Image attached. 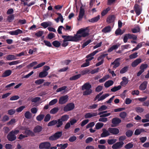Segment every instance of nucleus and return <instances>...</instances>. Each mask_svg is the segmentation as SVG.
Masks as SVG:
<instances>
[{"mask_svg": "<svg viewBox=\"0 0 149 149\" xmlns=\"http://www.w3.org/2000/svg\"><path fill=\"white\" fill-rule=\"evenodd\" d=\"M86 29H81L79 30L74 36L63 35L62 37L65 41L77 42L81 40V37H85L88 36V33L86 31Z\"/></svg>", "mask_w": 149, "mask_h": 149, "instance_id": "obj_1", "label": "nucleus"}, {"mask_svg": "<svg viewBox=\"0 0 149 149\" xmlns=\"http://www.w3.org/2000/svg\"><path fill=\"white\" fill-rule=\"evenodd\" d=\"M19 132L18 130H12L11 131L7 136V138L10 141H13L16 139L15 135L17 134Z\"/></svg>", "mask_w": 149, "mask_h": 149, "instance_id": "obj_2", "label": "nucleus"}, {"mask_svg": "<svg viewBox=\"0 0 149 149\" xmlns=\"http://www.w3.org/2000/svg\"><path fill=\"white\" fill-rule=\"evenodd\" d=\"M62 135V131H58L56 132L53 135L50 136L49 139L50 141L56 140L61 137Z\"/></svg>", "mask_w": 149, "mask_h": 149, "instance_id": "obj_3", "label": "nucleus"}, {"mask_svg": "<svg viewBox=\"0 0 149 149\" xmlns=\"http://www.w3.org/2000/svg\"><path fill=\"white\" fill-rule=\"evenodd\" d=\"M74 108V104L72 103L67 104L64 108L63 110L65 111H68L71 110Z\"/></svg>", "mask_w": 149, "mask_h": 149, "instance_id": "obj_4", "label": "nucleus"}, {"mask_svg": "<svg viewBox=\"0 0 149 149\" xmlns=\"http://www.w3.org/2000/svg\"><path fill=\"white\" fill-rule=\"evenodd\" d=\"M50 147L51 144L50 143L48 142H46L40 143L39 145V148L41 149L44 148L47 149H49Z\"/></svg>", "mask_w": 149, "mask_h": 149, "instance_id": "obj_5", "label": "nucleus"}, {"mask_svg": "<svg viewBox=\"0 0 149 149\" xmlns=\"http://www.w3.org/2000/svg\"><path fill=\"white\" fill-rule=\"evenodd\" d=\"M68 96L65 95L60 97L59 100V103L61 104H63L66 103L68 101Z\"/></svg>", "mask_w": 149, "mask_h": 149, "instance_id": "obj_6", "label": "nucleus"}, {"mask_svg": "<svg viewBox=\"0 0 149 149\" xmlns=\"http://www.w3.org/2000/svg\"><path fill=\"white\" fill-rule=\"evenodd\" d=\"M107 54H103L98 57L97 60L98 61H100L96 64V66H99L103 63L104 61V58L107 56Z\"/></svg>", "mask_w": 149, "mask_h": 149, "instance_id": "obj_7", "label": "nucleus"}, {"mask_svg": "<svg viewBox=\"0 0 149 149\" xmlns=\"http://www.w3.org/2000/svg\"><path fill=\"white\" fill-rule=\"evenodd\" d=\"M121 120L118 118H113L111 121V122L113 126H112V127H116L118 125L121 123Z\"/></svg>", "mask_w": 149, "mask_h": 149, "instance_id": "obj_8", "label": "nucleus"}, {"mask_svg": "<svg viewBox=\"0 0 149 149\" xmlns=\"http://www.w3.org/2000/svg\"><path fill=\"white\" fill-rule=\"evenodd\" d=\"M120 58L116 59L111 64V65H113V69H115L117 67H118L120 65L119 60Z\"/></svg>", "mask_w": 149, "mask_h": 149, "instance_id": "obj_9", "label": "nucleus"}, {"mask_svg": "<svg viewBox=\"0 0 149 149\" xmlns=\"http://www.w3.org/2000/svg\"><path fill=\"white\" fill-rule=\"evenodd\" d=\"M124 144L123 142H117L113 144L112 148L113 149H117L121 148Z\"/></svg>", "mask_w": 149, "mask_h": 149, "instance_id": "obj_10", "label": "nucleus"}, {"mask_svg": "<svg viewBox=\"0 0 149 149\" xmlns=\"http://www.w3.org/2000/svg\"><path fill=\"white\" fill-rule=\"evenodd\" d=\"M85 11L84 8L82 6L80 7V10L77 19L79 21L81 20L84 14Z\"/></svg>", "mask_w": 149, "mask_h": 149, "instance_id": "obj_11", "label": "nucleus"}, {"mask_svg": "<svg viewBox=\"0 0 149 149\" xmlns=\"http://www.w3.org/2000/svg\"><path fill=\"white\" fill-rule=\"evenodd\" d=\"M108 130L110 133L113 135H116L119 133V130L117 128H109Z\"/></svg>", "mask_w": 149, "mask_h": 149, "instance_id": "obj_12", "label": "nucleus"}, {"mask_svg": "<svg viewBox=\"0 0 149 149\" xmlns=\"http://www.w3.org/2000/svg\"><path fill=\"white\" fill-rule=\"evenodd\" d=\"M102 133L101 134L102 137H106L110 135V132L105 128L102 129Z\"/></svg>", "mask_w": 149, "mask_h": 149, "instance_id": "obj_13", "label": "nucleus"}, {"mask_svg": "<svg viewBox=\"0 0 149 149\" xmlns=\"http://www.w3.org/2000/svg\"><path fill=\"white\" fill-rule=\"evenodd\" d=\"M134 9L137 15H138L140 14L142 10L139 6L137 4H135L134 7Z\"/></svg>", "mask_w": 149, "mask_h": 149, "instance_id": "obj_14", "label": "nucleus"}, {"mask_svg": "<svg viewBox=\"0 0 149 149\" xmlns=\"http://www.w3.org/2000/svg\"><path fill=\"white\" fill-rule=\"evenodd\" d=\"M97 115L96 113L89 112L86 113L84 115V117L86 118H90L96 116Z\"/></svg>", "mask_w": 149, "mask_h": 149, "instance_id": "obj_15", "label": "nucleus"}, {"mask_svg": "<svg viewBox=\"0 0 149 149\" xmlns=\"http://www.w3.org/2000/svg\"><path fill=\"white\" fill-rule=\"evenodd\" d=\"M91 85L88 82L85 83L81 86L82 90L83 91L85 90L91 89Z\"/></svg>", "mask_w": 149, "mask_h": 149, "instance_id": "obj_16", "label": "nucleus"}, {"mask_svg": "<svg viewBox=\"0 0 149 149\" xmlns=\"http://www.w3.org/2000/svg\"><path fill=\"white\" fill-rule=\"evenodd\" d=\"M142 61L141 59L140 58H138L134 61L132 63L131 65L133 67H135L137 65Z\"/></svg>", "mask_w": 149, "mask_h": 149, "instance_id": "obj_17", "label": "nucleus"}, {"mask_svg": "<svg viewBox=\"0 0 149 149\" xmlns=\"http://www.w3.org/2000/svg\"><path fill=\"white\" fill-rule=\"evenodd\" d=\"M147 84V81H144L140 85L139 89L141 90H144L146 88Z\"/></svg>", "mask_w": 149, "mask_h": 149, "instance_id": "obj_18", "label": "nucleus"}, {"mask_svg": "<svg viewBox=\"0 0 149 149\" xmlns=\"http://www.w3.org/2000/svg\"><path fill=\"white\" fill-rule=\"evenodd\" d=\"M22 33V31L20 29H18L15 31H10L9 33L11 35H17L18 34Z\"/></svg>", "mask_w": 149, "mask_h": 149, "instance_id": "obj_19", "label": "nucleus"}, {"mask_svg": "<svg viewBox=\"0 0 149 149\" xmlns=\"http://www.w3.org/2000/svg\"><path fill=\"white\" fill-rule=\"evenodd\" d=\"M115 17V16L114 15L109 16L107 19V22L108 23H110L114 22Z\"/></svg>", "mask_w": 149, "mask_h": 149, "instance_id": "obj_20", "label": "nucleus"}, {"mask_svg": "<svg viewBox=\"0 0 149 149\" xmlns=\"http://www.w3.org/2000/svg\"><path fill=\"white\" fill-rule=\"evenodd\" d=\"M48 72L46 71L43 70L40 72L39 74V77L40 78H43L46 77L48 74Z\"/></svg>", "mask_w": 149, "mask_h": 149, "instance_id": "obj_21", "label": "nucleus"}, {"mask_svg": "<svg viewBox=\"0 0 149 149\" xmlns=\"http://www.w3.org/2000/svg\"><path fill=\"white\" fill-rule=\"evenodd\" d=\"M100 19V16L98 15L96 17L88 20V21L92 23H94L97 22Z\"/></svg>", "mask_w": 149, "mask_h": 149, "instance_id": "obj_22", "label": "nucleus"}, {"mask_svg": "<svg viewBox=\"0 0 149 149\" xmlns=\"http://www.w3.org/2000/svg\"><path fill=\"white\" fill-rule=\"evenodd\" d=\"M23 133L25 134H26V135H27L28 136L31 135L32 136H35L34 133L29 130L26 129Z\"/></svg>", "mask_w": 149, "mask_h": 149, "instance_id": "obj_23", "label": "nucleus"}, {"mask_svg": "<svg viewBox=\"0 0 149 149\" xmlns=\"http://www.w3.org/2000/svg\"><path fill=\"white\" fill-rule=\"evenodd\" d=\"M42 129L41 126L37 125L34 128L33 131L35 133H38L42 131Z\"/></svg>", "mask_w": 149, "mask_h": 149, "instance_id": "obj_24", "label": "nucleus"}, {"mask_svg": "<svg viewBox=\"0 0 149 149\" xmlns=\"http://www.w3.org/2000/svg\"><path fill=\"white\" fill-rule=\"evenodd\" d=\"M12 71L10 70H6L3 74L2 77H6L9 76L11 73Z\"/></svg>", "mask_w": 149, "mask_h": 149, "instance_id": "obj_25", "label": "nucleus"}, {"mask_svg": "<svg viewBox=\"0 0 149 149\" xmlns=\"http://www.w3.org/2000/svg\"><path fill=\"white\" fill-rule=\"evenodd\" d=\"M122 81L120 83L121 85L123 86L126 85L128 83V80L125 77H123L122 78Z\"/></svg>", "mask_w": 149, "mask_h": 149, "instance_id": "obj_26", "label": "nucleus"}, {"mask_svg": "<svg viewBox=\"0 0 149 149\" xmlns=\"http://www.w3.org/2000/svg\"><path fill=\"white\" fill-rule=\"evenodd\" d=\"M113 83V82L112 80H109L106 82L104 84V86L106 88H108L112 85Z\"/></svg>", "mask_w": 149, "mask_h": 149, "instance_id": "obj_27", "label": "nucleus"}, {"mask_svg": "<svg viewBox=\"0 0 149 149\" xmlns=\"http://www.w3.org/2000/svg\"><path fill=\"white\" fill-rule=\"evenodd\" d=\"M52 25V23L51 22H44L41 24V25L44 28H46L49 26Z\"/></svg>", "mask_w": 149, "mask_h": 149, "instance_id": "obj_28", "label": "nucleus"}, {"mask_svg": "<svg viewBox=\"0 0 149 149\" xmlns=\"http://www.w3.org/2000/svg\"><path fill=\"white\" fill-rule=\"evenodd\" d=\"M120 46L119 44L113 45L108 50V51L109 52H111L113 50L117 49Z\"/></svg>", "mask_w": 149, "mask_h": 149, "instance_id": "obj_29", "label": "nucleus"}, {"mask_svg": "<svg viewBox=\"0 0 149 149\" xmlns=\"http://www.w3.org/2000/svg\"><path fill=\"white\" fill-rule=\"evenodd\" d=\"M146 132L143 129H137L134 132V134L136 135H138L141 132Z\"/></svg>", "mask_w": 149, "mask_h": 149, "instance_id": "obj_30", "label": "nucleus"}, {"mask_svg": "<svg viewBox=\"0 0 149 149\" xmlns=\"http://www.w3.org/2000/svg\"><path fill=\"white\" fill-rule=\"evenodd\" d=\"M111 27L109 26H107L104 27L102 30V31L104 33H106L109 32L111 31Z\"/></svg>", "mask_w": 149, "mask_h": 149, "instance_id": "obj_31", "label": "nucleus"}, {"mask_svg": "<svg viewBox=\"0 0 149 149\" xmlns=\"http://www.w3.org/2000/svg\"><path fill=\"white\" fill-rule=\"evenodd\" d=\"M136 111L138 113H142L144 111V109L141 107H136L135 109Z\"/></svg>", "mask_w": 149, "mask_h": 149, "instance_id": "obj_32", "label": "nucleus"}, {"mask_svg": "<svg viewBox=\"0 0 149 149\" xmlns=\"http://www.w3.org/2000/svg\"><path fill=\"white\" fill-rule=\"evenodd\" d=\"M69 118V116L67 115H65L62 116L61 118H59L62 122L67 121Z\"/></svg>", "mask_w": 149, "mask_h": 149, "instance_id": "obj_33", "label": "nucleus"}, {"mask_svg": "<svg viewBox=\"0 0 149 149\" xmlns=\"http://www.w3.org/2000/svg\"><path fill=\"white\" fill-rule=\"evenodd\" d=\"M104 124L102 123L98 122L95 125V128L97 130H99L102 127Z\"/></svg>", "mask_w": 149, "mask_h": 149, "instance_id": "obj_34", "label": "nucleus"}, {"mask_svg": "<svg viewBox=\"0 0 149 149\" xmlns=\"http://www.w3.org/2000/svg\"><path fill=\"white\" fill-rule=\"evenodd\" d=\"M59 110V109L58 107H56L52 109L50 111V113L51 114H54L57 113Z\"/></svg>", "mask_w": 149, "mask_h": 149, "instance_id": "obj_35", "label": "nucleus"}, {"mask_svg": "<svg viewBox=\"0 0 149 149\" xmlns=\"http://www.w3.org/2000/svg\"><path fill=\"white\" fill-rule=\"evenodd\" d=\"M56 126L57 128L61 127L63 125V123L60 119H58L56 120Z\"/></svg>", "mask_w": 149, "mask_h": 149, "instance_id": "obj_36", "label": "nucleus"}, {"mask_svg": "<svg viewBox=\"0 0 149 149\" xmlns=\"http://www.w3.org/2000/svg\"><path fill=\"white\" fill-rule=\"evenodd\" d=\"M25 117L27 119H30L32 117V114L29 111H26L24 115Z\"/></svg>", "mask_w": 149, "mask_h": 149, "instance_id": "obj_37", "label": "nucleus"}, {"mask_svg": "<svg viewBox=\"0 0 149 149\" xmlns=\"http://www.w3.org/2000/svg\"><path fill=\"white\" fill-rule=\"evenodd\" d=\"M45 115L43 114H40L36 117V119L38 121H40L44 118Z\"/></svg>", "mask_w": 149, "mask_h": 149, "instance_id": "obj_38", "label": "nucleus"}, {"mask_svg": "<svg viewBox=\"0 0 149 149\" xmlns=\"http://www.w3.org/2000/svg\"><path fill=\"white\" fill-rule=\"evenodd\" d=\"M92 93V90L91 89L86 90L83 92V95H87L91 94Z\"/></svg>", "mask_w": 149, "mask_h": 149, "instance_id": "obj_39", "label": "nucleus"}, {"mask_svg": "<svg viewBox=\"0 0 149 149\" xmlns=\"http://www.w3.org/2000/svg\"><path fill=\"white\" fill-rule=\"evenodd\" d=\"M109 96V94L108 93L104 95H103L101 96H100L99 98H98L97 99H98V101H100L101 100H103L104 99H105L106 97Z\"/></svg>", "mask_w": 149, "mask_h": 149, "instance_id": "obj_40", "label": "nucleus"}, {"mask_svg": "<svg viewBox=\"0 0 149 149\" xmlns=\"http://www.w3.org/2000/svg\"><path fill=\"white\" fill-rule=\"evenodd\" d=\"M6 58L8 60H12L16 59L15 56L13 55H9L7 56Z\"/></svg>", "mask_w": 149, "mask_h": 149, "instance_id": "obj_41", "label": "nucleus"}, {"mask_svg": "<svg viewBox=\"0 0 149 149\" xmlns=\"http://www.w3.org/2000/svg\"><path fill=\"white\" fill-rule=\"evenodd\" d=\"M81 76L80 74H77L70 77V80L71 81L76 80L79 78Z\"/></svg>", "mask_w": 149, "mask_h": 149, "instance_id": "obj_42", "label": "nucleus"}, {"mask_svg": "<svg viewBox=\"0 0 149 149\" xmlns=\"http://www.w3.org/2000/svg\"><path fill=\"white\" fill-rule=\"evenodd\" d=\"M68 144L67 143H65L63 144H57L56 145L57 147H59L61 148L60 149H65L68 146Z\"/></svg>", "mask_w": 149, "mask_h": 149, "instance_id": "obj_43", "label": "nucleus"}, {"mask_svg": "<svg viewBox=\"0 0 149 149\" xmlns=\"http://www.w3.org/2000/svg\"><path fill=\"white\" fill-rule=\"evenodd\" d=\"M14 18V16L13 15H11L8 16L7 20L9 22H11L13 20Z\"/></svg>", "mask_w": 149, "mask_h": 149, "instance_id": "obj_44", "label": "nucleus"}, {"mask_svg": "<svg viewBox=\"0 0 149 149\" xmlns=\"http://www.w3.org/2000/svg\"><path fill=\"white\" fill-rule=\"evenodd\" d=\"M67 88V86H64L61 88H59L57 89L56 90L57 92H60L63 91V93H64L65 91V90Z\"/></svg>", "mask_w": 149, "mask_h": 149, "instance_id": "obj_45", "label": "nucleus"}, {"mask_svg": "<svg viewBox=\"0 0 149 149\" xmlns=\"http://www.w3.org/2000/svg\"><path fill=\"white\" fill-rule=\"evenodd\" d=\"M129 67L126 66L122 68L120 71V72L121 74H123L126 72L128 69Z\"/></svg>", "mask_w": 149, "mask_h": 149, "instance_id": "obj_46", "label": "nucleus"}, {"mask_svg": "<svg viewBox=\"0 0 149 149\" xmlns=\"http://www.w3.org/2000/svg\"><path fill=\"white\" fill-rule=\"evenodd\" d=\"M121 86L120 85L118 86H115L112 88L111 90L112 92H114L120 90L121 88Z\"/></svg>", "mask_w": 149, "mask_h": 149, "instance_id": "obj_47", "label": "nucleus"}, {"mask_svg": "<svg viewBox=\"0 0 149 149\" xmlns=\"http://www.w3.org/2000/svg\"><path fill=\"white\" fill-rule=\"evenodd\" d=\"M52 44L54 46L56 47H59L61 45V43L59 42L56 40L53 41Z\"/></svg>", "mask_w": 149, "mask_h": 149, "instance_id": "obj_48", "label": "nucleus"}, {"mask_svg": "<svg viewBox=\"0 0 149 149\" xmlns=\"http://www.w3.org/2000/svg\"><path fill=\"white\" fill-rule=\"evenodd\" d=\"M133 146V145L132 143H130L126 144L124 147L126 149H129L132 148Z\"/></svg>", "mask_w": 149, "mask_h": 149, "instance_id": "obj_49", "label": "nucleus"}, {"mask_svg": "<svg viewBox=\"0 0 149 149\" xmlns=\"http://www.w3.org/2000/svg\"><path fill=\"white\" fill-rule=\"evenodd\" d=\"M56 120H53L49 122L47 125L48 126H51L56 125Z\"/></svg>", "mask_w": 149, "mask_h": 149, "instance_id": "obj_50", "label": "nucleus"}, {"mask_svg": "<svg viewBox=\"0 0 149 149\" xmlns=\"http://www.w3.org/2000/svg\"><path fill=\"white\" fill-rule=\"evenodd\" d=\"M148 66V65L146 64H142L141 65L140 69L144 72V70L147 68Z\"/></svg>", "mask_w": 149, "mask_h": 149, "instance_id": "obj_51", "label": "nucleus"}, {"mask_svg": "<svg viewBox=\"0 0 149 149\" xmlns=\"http://www.w3.org/2000/svg\"><path fill=\"white\" fill-rule=\"evenodd\" d=\"M117 141L116 139H112L107 140V143L109 145H111L115 143Z\"/></svg>", "mask_w": 149, "mask_h": 149, "instance_id": "obj_52", "label": "nucleus"}, {"mask_svg": "<svg viewBox=\"0 0 149 149\" xmlns=\"http://www.w3.org/2000/svg\"><path fill=\"white\" fill-rule=\"evenodd\" d=\"M109 77V76L108 75H106L103 77L102 78L100 79L99 80V81L100 83L104 82Z\"/></svg>", "mask_w": 149, "mask_h": 149, "instance_id": "obj_53", "label": "nucleus"}, {"mask_svg": "<svg viewBox=\"0 0 149 149\" xmlns=\"http://www.w3.org/2000/svg\"><path fill=\"white\" fill-rule=\"evenodd\" d=\"M127 113L125 112H122L119 114V116L122 118L125 119L127 116Z\"/></svg>", "mask_w": 149, "mask_h": 149, "instance_id": "obj_54", "label": "nucleus"}, {"mask_svg": "<svg viewBox=\"0 0 149 149\" xmlns=\"http://www.w3.org/2000/svg\"><path fill=\"white\" fill-rule=\"evenodd\" d=\"M133 133V132L131 130H127L125 133L126 136L128 137L131 136Z\"/></svg>", "mask_w": 149, "mask_h": 149, "instance_id": "obj_55", "label": "nucleus"}, {"mask_svg": "<svg viewBox=\"0 0 149 149\" xmlns=\"http://www.w3.org/2000/svg\"><path fill=\"white\" fill-rule=\"evenodd\" d=\"M38 64L37 62L35 61H34L31 63L27 66V67L28 68L33 67L34 65H37Z\"/></svg>", "mask_w": 149, "mask_h": 149, "instance_id": "obj_56", "label": "nucleus"}, {"mask_svg": "<svg viewBox=\"0 0 149 149\" xmlns=\"http://www.w3.org/2000/svg\"><path fill=\"white\" fill-rule=\"evenodd\" d=\"M58 102V100L57 99H54L51 100L49 103V106H52L54 105Z\"/></svg>", "mask_w": 149, "mask_h": 149, "instance_id": "obj_57", "label": "nucleus"}, {"mask_svg": "<svg viewBox=\"0 0 149 149\" xmlns=\"http://www.w3.org/2000/svg\"><path fill=\"white\" fill-rule=\"evenodd\" d=\"M140 29L139 27L138 26L132 29L131 31L133 33H135L139 32L140 31Z\"/></svg>", "mask_w": 149, "mask_h": 149, "instance_id": "obj_58", "label": "nucleus"}, {"mask_svg": "<svg viewBox=\"0 0 149 149\" xmlns=\"http://www.w3.org/2000/svg\"><path fill=\"white\" fill-rule=\"evenodd\" d=\"M45 80L43 79H39L36 81L35 83L36 84L38 85H40L44 82Z\"/></svg>", "mask_w": 149, "mask_h": 149, "instance_id": "obj_59", "label": "nucleus"}, {"mask_svg": "<svg viewBox=\"0 0 149 149\" xmlns=\"http://www.w3.org/2000/svg\"><path fill=\"white\" fill-rule=\"evenodd\" d=\"M45 62L39 64L36 66H34L33 68V69H35L41 67L43 66L44 65H45Z\"/></svg>", "mask_w": 149, "mask_h": 149, "instance_id": "obj_60", "label": "nucleus"}, {"mask_svg": "<svg viewBox=\"0 0 149 149\" xmlns=\"http://www.w3.org/2000/svg\"><path fill=\"white\" fill-rule=\"evenodd\" d=\"M16 122V120L14 118H13L7 123V125H12L15 124Z\"/></svg>", "mask_w": 149, "mask_h": 149, "instance_id": "obj_61", "label": "nucleus"}, {"mask_svg": "<svg viewBox=\"0 0 149 149\" xmlns=\"http://www.w3.org/2000/svg\"><path fill=\"white\" fill-rule=\"evenodd\" d=\"M110 10V8L109 7H108L106 9L104 10H103V11L102 12L101 14L102 16H103L105 15Z\"/></svg>", "mask_w": 149, "mask_h": 149, "instance_id": "obj_62", "label": "nucleus"}, {"mask_svg": "<svg viewBox=\"0 0 149 149\" xmlns=\"http://www.w3.org/2000/svg\"><path fill=\"white\" fill-rule=\"evenodd\" d=\"M138 56L137 53L135 52L129 56L130 58L131 59L135 58Z\"/></svg>", "mask_w": 149, "mask_h": 149, "instance_id": "obj_63", "label": "nucleus"}, {"mask_svg": "<svg viewBox=\"0 0 149 149\" xmlns=\"http://www.w3.org/2000/svg\"><path fill=\"white\" fill-rule=\"evenodd\" d=\"M115 34L117 35H121L123 34V33H122V30L120 29V28H118L115 31Z\"/></svg>", "mask_w": 149, "mask_h": 149, "instance_id": "obj_64", "label": "nucleus"}]
</instances>
